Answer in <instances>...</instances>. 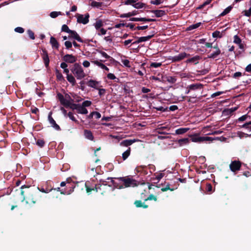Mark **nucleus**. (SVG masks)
I'll return each instance as SVG.
<instances>
[{
	"label": "nucleus",
	"mask_w": 251,
	"mask_h": 251,
	"mask_svg": "<svg viewBox=\"0 0 251 251\" xmlns=\"http://www.w3.org/2000/svg\"><path fill=\"white\" fill-rule=\"evenodd\" d=\"M92 63L98 66V67L101 68V69L104 70L106 72H108L109 69L105 65L101 63V62H99L98 60H94L92 61Z\"/></svg>",
	"instance_id": "nucleus-29"
},
{
	"label": "nucleus",
	"mask_w": 251,
	"mask_h": 251,
	"mask_svg": "<svg viewBox=\"0 0 251 251\" xmlns=\"http://www.w3.org/2000/svg\"><path fill=\"white\" fill-rule=\"evenodd\" d=\"M36 144L40 148H43V147H44L45 145V141L43 139H38L36 141Z\"/></svg>",
	"instance_id": "nucleus-57"
},
{
	"label": "nucleus",
	"mask_w": 251,
	"mask_h": 251,
	"mask_svg": "<svg viewBox=\"0 0 251 251\" xmlns=\"http://www.w3.org/2000/svg\"><path fill=\"white\" fill-rule=\"evenodd\" d=\"M86 84L90 87L97 89V86L99 85V82L95 80L90 79L88 81Z\"/></svg>",
	"instance_id": "nucleus-24"
},
{
	"label": "nucleus",
	"mask_w": 251,
	"mask_h": 251,
	"mask_svg": "<svg viewBox=\"0 0 251 251\" xmlns=\"http://www.w3.org/2000/svg\"><path fill=\"white\" fill-rule=\"evenodd\" d=\"M61 31L62 32H65L67 33H69V32H72L74 30L69 29V27L67 25L64 24L62 25Z\"/></svg>",
	"instance_id": "nucleus-44"
},
{
	"label": "nucleus",
	"mask_w": 251,
	"mask_h": 251,
	"mask_svg": "<svg viewBox=\"0 0 251 251\" xmlns=\"http://www.w3.org/2000/svg\"><path fill=\"white\" fill-rule=\"evenodd\" d=\"M134 204H135L136 207L140 208L142 207L144 209H147L148 207V205L144 204L142 201L140 200H136L134 202Z\"/></svg>",
	"instance_id": "nucleus-28"
},
{
	"label": "nucleus",
	"mask_w": 251,
	"mask_h": 251,
	"mask_svg": "<svg viewBox=\"0 0 251 251\" xmlns=\"http://www.w3.org/2000/svg\"><path fill=\"white\" fill-rule=\"evenodd\" d=\"M240 128H244L251 130V121L247 122L242 125L238 126Z\"/></svg>",
	"instance_id": "nucleus-39"
},
{
	"label": "nucleus",
	"mask_w": 251,
	"mask_h": 251,
	"mask_svg": "<svg viewBox=\"0 0 251 251\" xmlns=\"http://www.w3.org/2000/svg\"><path fill=\"white\" fill-rule=\"evenodd\" d=\"M138 13V11L136 10H134L132 12H128L127 13H125L120 15V17L124 18H128L132 17L133 16L137 15Z\"/></svg>",
	"instance_id": "nucleus-25"
},
{
	"label": "nucleus",
	"mask_w": 251,
	"mask_h": 251,
	"mask_svg": "<svg viewBox=\"0 0 251 251\" xmlns=\"http://www.w3.org/2000/svg\"><path fill=\"white\" fill-rule=\"evenodd\" d=\"M42 59H43L44 64L46 68H48L49 65V58L48 53L45 49L42 50Z\"/></svg>",
	"instance_id": "nucleus-15"
},
{
	"label": "nucleus",
	"mask_w": 251,
	"mask_h": 251,
	"mask_svg": "<svg viewBox=\"0 0 251 251\" xmlns=\"http://www.w3.org/2000/svg\"><path fill=\"white\" fill-rule=\"evenodd\" d=\"M106 181L104 179H100L99 183L95 185V189L96 192H100L102 195H104L110 191V188H113V185H110L106 183Z\"/></svg>",
	"instance_id": "nucleus-3"
},
{
	"label": "nucleus",
	"mask_w": 251,
	"mask_h": 251,
	"mask_svg": "<svg viewBox=\"0 0 251 251\" xmlns=\"http://www.w3.org/2000/svg\"><path fill=\"white\" fill-rule=\"evenodd\" d=\"M189 56V54L183 52L174 56H171L170 57V58H169V59H170V60H171L172 62H178L180 61L183 60L184 58Z\"/></svg>",
	"instance_id": "nucleus-5"
},
{
	"label": "nucleus",
	"mask_w": 251,
	"mask_h": 251,
	"mask_svg": "<svg viewBox=\"0 0 251 251\" xmlns=\"http://www.w3.org/2000/svg\"><path fill=\"white\" fill-rule=\"evenodd\" d=\"M68 38L70 39H74V40H76L77 42L80 43H83V40L82 38H81L80 36L76 33L75 31H73L69 32Z\"/></svg>",
	"instance_id": "nucleus-9"
},
{
	"label": "nucleus",
	"mask_w": 251,
	"mask_h": 251,
	"mask_svg": "<svg viewBox=\"0 0 251 251\" xmlns=\"http://www.w3.org/2000/svg\"><path fill=\"white\" fill-rule=\"evenodd\" d=\"M50 44L51 46H52V48L58 50V49L59 48V43L57 42V40H56V39L53 36L50 37Z\"/></svg>",
	"instance_id": "nucleus-20"
},
{
	"label": "nucleus",
	"mask_w": 251,
	"mask_h": 251,
	"mask_svg": "<svg viewBox=\"0 0 251 251\" xmlns=\"http://www.w3.org/2000/svg\"><path fill=\"white\" fill-rule=\"evenodd\" d=\"M135 142L136 140H123L121 143H120V146L127 147L131 145L132 144L135 143Z\"/></svg>",
	"instance_id": "nucleus-26"
},
{
	"label": "nucleus",
	"mask_w": 251,
	"mask_h": 251,
	"mask_svg": "<svg viewBox=\"0 0 251 251\" xmlns=\"http://www.w3.org/2000/svg\"><path fill=\"white\" fill-rule=\"evenodd\" d=\"M89 17H90V16L88 13L85 15V17H83V15L78 14L77 17V23L86 25L89 22Z\"/></svg>",
	"instance_id": "nucleus-10"
},
{
	"label": "nucleus",
	"mask_w": 251,
	"mask_h": 251,
	"mask_svg": "<svg viewBox=\"0 0 251 251\" xmlns=\"http://www.w3.org/2000/svg\"><path fill=\"white\" fill-rule=\"evenodd\" d=\"M201 25V23L200 22H199L196 24H193L192 25H191L189 26L188 27H187L186 30L190 31V30L195 29L196 28H197L200 27Z\"/></svg>",
	"instance_id": "nucleus-40"
},
{
	"label": "nucleus",
	"mask_w": 251,
	"mask_h": 251,
	"mask_svg": "<svg viewBox=\"0 0 251 251\" xmlns=\"http://www.w3.org/2000/svg\"><path fill=\"white\" fill-rule=\"evenodd\" d=\"M156 20L155 19H148L146 18H131L129 21L134 22H155Z\"/></svg>",
	"instance_id": "nucleus-17"
},
{
	"label": "nucleus",
	"mask_w": 251,
	"mask_h": 251,
	"mask_svg": "<svg viewBox=\"0 0 251 251\" xmlns=\"http://www.w3.org/2000/svg\"><path fill=\"white\" fill-rule=\"evenodd\" d=\"M131 153V148H128L127 150L122 153V159L123 160H126V159L128 157Z\"/></svg>",
	"instance_id": "nucleus-33"
},
{
	"label": "nucleus",
	"mask_w": 251,
	"mask_h": 251,
	"mask_svg": "<svg viewBox=\"0 0 251 251\" xmlns=\"http://www.w3.org/2000/svg\"><path fill=\"white\" fill-rule=\"evenodd\" d=\"M27 34L28 37H29L30 39L33 40L35 39V35L34 33L31 30L28 29L27 31Z\"/></svg>",
	"instance_id": "nucleus-59"
},
{
	"label": "nucleus",
	"mask_w": 251,
	"mask_h": 251,
	"mask_svg": "<svg viewBox=\"0 0 251 251\" xmlns=\"http://www.w3.org/2000/svg\"><path fill=\"white\" fill-rule=\"evenodd\" d=\"M67 80H68L69 82L73 86H75L76 81L74 76L72 75H68L66 76Z\"/></svg>",
	"instance_id": "nucleus-31"
},
{
	"label": "nucleus",
	"mask_w": 251,
	"mask_h": 251,
	"mask_svg": "<svg viewBox=\"0 0 251 251\" xmlns=\"http://www.w3.org/2000/svg\"><path fill=\"white\" fill-rule=\"evenodd\" d=\"M132 6L136 9H140L144 7L149 8V6H147L146 4L141 2H136V3L133 4Z\"/></svg>",
	"instance_id": "nucleus-30"
},
{
	"label": "nucleus",
	"mask_w": 251,
	"mask_h": 251,
	"mask_svg": "<svg viewBox=\"0 0 251 251\" xmlns=\"http://www.w3.org/2000/svg\"><path fill=\"white\" fill-rule=\"evenodd\" d=\"M248 117L250 118V116L247 115H244L242 116L239 117V118L236 120V122H242L245 121L247 118H248Z\"/></svg>",
	"instance_id": "nucleus-53"
},
{
	"label": "nucleus",
	"mask_w": 251,
	"mask_h": 251,
	"mask_svg": "<svg viewBox=\"0 0 251 251\" xmlns=\"http://www.w3.org/2000/svg\"><path fill=\"white\" fill-rule=\"evenodd\" d=\"M177 142H178L179 146H183L189 143V139L188 138H183L178 140Z\"/></svg>",
	"instance_id": "nucleus-41"
},
{
	"label": "nucleus",
	"mask_w": 251,
	"mask_h": 251,
	"mask_svg": "<svg viewBox=\"0 0 251 251\" xmlns=\"http://www.w3.org/2000/svg\"><path fill=\"white\" fill-rule=\"evenodd\" d=\"M237 136L239 137L240 138H242L244 137H249V134H246L244 132H242L241 131H239L237 132Z\"/></svg>",
	"instance_id": "nucleus-60"
},
{
	"label": "nucleus",
	"mask_w": 251,
	"mask_h": 251,
	"mask_svg": "<svg viewBox=\"0 0 251 251\" xmlns=\"http://www.w3.org/2000/svg\"><path fill=\"white\" fill-rule=\"evenodd\" d=\"M60 14V12L52 11L50 13V16L52 18H56Z\"/></svg>",
	"instance_id": "nucleus-62"
},
{
	"label": "nucleus",
	"mask_w": 251,
	"mask_h": 251,
	"mask_svg": "<svg viewBox=\"0 0 251 251\" xmlns=\"http://www.w3.org/2000/svg\"><path fill=\"white\" fill-rule=\"evenodd\" d=\"M242 75H246V73H244V74H242L241 72H237L232 75V77L233 78L238 79L239 77L242 76Z\"/></svg>",
	"instance_id": "nucleus-47"
},
{
	"label": "nucleus",
	"mask_w": 251,
	"mask_h": 251,
	"mask_svg": "<svg viewBox=\"0 0 251 251\" xmlns=\"http://www.w3.org/2000/svg\"><path fill=\"white\" fill-rule=\"evenodd\" d=\"M203 88V85L201 83H193L190 85H188V88L189 89L188 92L186 94H188L189 91L190 90H201Z\"/></svg>",
	"instance_id": "nucleus-16"
},
{
	"label": "nucleus",
	"mask_w": 251,
	"mask_h": 251,
	"mask_svg": "<svg viewBox=\"0 0 251 251\" xmlns=\"http://www.w3.org/2000/svg\"><path fill=\"white\" fill-rule=\"evenodd\" d=\"M147 166L146 165H140L136 167V173H140L143 176H145L148 174L147 170Z\"/></svg>",
	"instance_id": "nucleus-12"
},
{
	"label": "nucleus",
	"mask_w": 251,
	"mask_h": 251,
	"mask_svg": "<svg viewBox=\"0 0 251 251\" xmlns=\"http://www.w3.org/2000/svg\"><path fill=\"white\" fill-rule=\"evenodd\" d=\"M71 71L75 75L77 79H81L85 77V74L83 71L82 67L78 63H75Z\"/></svg>",
	"instance_id": "nucleus-4"
},
{
	"label": "nucleus",
	"mask_w": 251,
	"mask_h": 251,
	"mask_svg": "<svg viewBox=\"0 0 251 251\" xmlns=\"http://www.w3.org/2000/svg\"><path fill=\"white\" fill-rule=\"evenodd\" d=\"M96 90H99V95L100 96H103L105 94L106 90L104 89H101L97 88V89H95Z\"/></svg>",
	"instance_id": "nucleus-63"
},
{
	"label": "nucleus",
	"mask_w": 251,
	"mask_h": 251,
	"mask_svg": "<svg viewBox=\"0 0 251 251\" xmlns=\"http://www.w3.org/2000/svg\"><path fill=\"white\" fill-rule=\"evenodd\" d=\"M76 113H79L83 115H86L88 113L87 109L85 108V107L80 106L78 108V109L76 110Z\"/></svg>",
	"instance_id": "nucleus-35"
},
{
	"label": "nucleus",
	"mask_w": 251,
	"mask_h": 251,
	"mask_svg": "<svg viewBox=\"0 0 251 251\" xmlns=\"http://www.w3.org/2000/svg\"><path fill=\"white\" fill-rule=\"evenodd\" d=\"M176 81V78L175 76H168L166 75H162L161 82L165 83L166 82H169L170 84H173Z\"/></svg>",
	"instance_id": "nucleus-13"
},
{
	"label": "nucleus",
	"mask_w": 251,
	"mask_h": 251,
	"mask_svg": "<svg viewBox=\"0 0 251 251\" xmlns=\"http://www.w3.org/2000/svg\"><path fill=\"white\" fill-rule=\"evenodd\" d=\"M46 187L44 188V186L38 187H37V189H38L39 192H41L42 193H48L50 191L53 190L52 188L50 187H49L47 185H46Z\"/></svg>",
	"instance_id": "nucleus-22"
},
{
	"label": "nucleus",
	"mask_w": 251,
	"mask_h": 251,
	"mask_svg": "<svg viewBox=\"0 0 251 251\" xmlns=\"http://www.w3.org/2000/svg\"><path fill=\"white\" fill-rule=\"evenodd\" d=\"M221 53V50L220 49H218V50H216L215 51H214L211 53V54L209 55L208 58L214 59L216 58L217 56L220 55Z\"/></svg>",
	"instance_id": "nucleus-36"
},
{
	"label": "nucleus",
	"mask_w": 251,
	"mask_h": 251,
	"mask_svg": "<svg viewBox=\"0 0 251 251\" xmlns=\"http://www.w3.org/2000/svg\"><path fill=\"white\" fill-rule=\"evenodd\" d=\"M94 25L95 28H96L97 30H99L102 26L103 25V24L101 20H99L95 22Z\"/></svg>",
	"instance_id": "nucleus-46"
},
{
	"label": "nucleus",
	"mask_w": 251,
	"mask_h": 251,
	"mask_svg": "<svg viewBox=\"0 0 251 251\" xmlns=\"http://www.w3.org/2000/svg\"><path fill=\"white\" fill-rule=\"evenodd\" d=\"M241 162L239 160H234L231 161L229 165V169L230 171L234 173H236L237 172L240 170L241 168Z\"/></svg>",
	"instance_id": "nucleus-6"
},
{
	"label": "nucleus",
	"mask_w": 251,
	"mask_h": 251,
	"mask_svg": "<svg viewBox=\"0 0 251 251\" xmlns=\"http://www.w3.org/2000/svg\"><path fill=\"white\" fill-rule=\"evenodd\" d=\"M170 185L169 183L166 185L165 187H164L161 189V191L162 192H165L168 190L171 191H173L175 190V188H171L170 187Z\"/></svg>",
	"instance_id": "nucleus-49"
},
{
	"label": "nucleus",
	"mask_w": 251,
	"mask_h": 251,
	"mask_svg": "<svg viewBox=\"0 0 251 251\" xmlns=\"http://www.w3.org/2000/svg\"><path fill=\"white\" fill-rule=\"evenodd\" d=\"M201 56L197 55L193 56L191 58L187 59L186 62L187 63H192L195 64H198L199 61L201 59Z\"/></svg>",
	"instance_id": "nucleus-19"
},
{
	"label": "nucleus",
	"mask_w": 251,
	"mask_h": 251,
	"mask_svg": "<svg viewBox=\"0 0 251 251\" xmlns=\"http://www.w3.org/2000/svg\"><path fill=\"white\" fill-rule=\"evenodd\" d=\"M72 179L71 177H68L66 179V181H62V182L60 183V186L61 187H64L67 184V186L66 187H67L68 186L72 184Z\"/></svg>",
	"instance_id": "nucleus-37"
},
{
	"label": "nucleus",
	"mask_w": 251,
	"mask_h": 251,
	"mask_svg": "<svg viewBox=\"0 0 251 251\" xmlns=\"http://www.w3.org/2000/svg\"><path fill=\"white\" fill-rule=\"evenodd\" d=\"M232 6L230 5L227 7H226L223 12L221 13L220 15H219L220 17H223L224 16H225L226 15V14L229 13L231 10H232Z\"/></svg>",
	"instance_id": "nucleus-38"
},
{
	"label": "nucleus",
	"mask_w": 251,
	"mask_h": 251,
	"mask_svg": "<svg viewBox=\"0 0 251 251\" xmlns=\"http://www.w3.org/2000/svg\"><path fill=\"white\" fill-rule=\"evenodd\" d=\"M83 132H84V136L86 139L91 141H93L94 139V137L93 136L91 131L88 129H85Z\"/></svg>",
	"instance_id": "nucleus-23"
},
{
	"label": "nucleus",
	"mask_w": 251,
	"mask_h": 251,
	"mask_svg": "<svg viewBox=\"0 0 251 251\" xmlns=\"http://www.w3.org/2000/svg\"><path fill=\"white\" fill-rule=\"evenodd\" d=\"M189 128H179L175 130V133L177 135H181L189 130Z\"/></svg>",
	"instance_id": "nucleus-34"
},
{
	"label": "nucleus",
	"mask_w": 251,
	"mask_h": 251,
	"mask_svg": "<svg viewBox=\"0 0 251 251\" xmlns=\"http://www.w3.org/2000/svg\"><path fill=\"white\" fill-rule=\"evenodd\" d=\"M62 60H63L64 62L73 64L76 62V57L73 54H67L62 57Z\"/></svg>",
	"instance_id": "nucleus-7"
},
{
	"label": "nucleus",
	"mask_w": 251,
	"mask_h": 251,
	"mask_svg": "<svg viewBox=\"0 0 251 251\" xmlns=\"http://www.w3.org/2000/svg\"><path fill=\"white\" fill-rule=\"evenodd\" d=\"M148 12L154 13L156 17H162L166 15V12L163 10H151L147 11Z\"/></svg>",
	"instance_id": "nucleus-18"
},
{
	"label": "nucleus",
	"mask_w": 251,
	"mask_h": 251,
	"mask_svg": "<svg viewBox=\"0 0 251 251\" xmlns=\"http://www.w3.org/2000/svg\"><path fill=\"white\" fill-rule=\"evenodd\" d=\"M107 78L109 79L115 80V82H118L119 81V78L116 77L115 75L112 73H108Z\"/></svg>",
	"instance_id": "nucleus-45"
},
{
	"label": "nucleus",
	"mask_w": 251,
	"mask_h": 251,
	"mask_svg": "<svg viewBox=\"0 0 251 251\" xmlns=\"http://www.w3.org/2000/svg\"><path fill=\"white\" fill-rule=\"evenodd\" d=\"M75 187V185L73 183V184L67 187L69 189H64V190H62V191L60 192V194L62 195H71V193L74 192V190Z\"/></svg>",
	"instance_id": "nucleus-14"
},
{
	"label": "nucleus",
	"mask_w": 251,
	"mask_h": 251,
	"mask_svg": "<svg viewBox=\"0 0 251 251\" xmlns=\"http://www.w3.org/2000/svg\"><path fill=\"white\" fill-rule=\"evenodd\" d=\"M21 195L23 197L22 201H25V203L29 205L38 203L42 197L38 191L33 190L25 185L21 187Z\"/></svg>",
	"instance_id": "nucleus-1"
},
{
	"label": "nucleus",
	"mask_w": 251,
	"mask_h": 251,
	"mask_svg": "<svg viewBox=\"0 0 251 251\" xmlns=\"http://www.w3.org/2000/svg\"><path fill=\"white\" fill-rule=\"evenodd\" d=\"M80 107V104H79V103H73L71 102V103H69V105H67L65 107H66V108L69 107L70 108H71L73 110H76Z\"/></svg>",
	"instance_id": "nucleus-32"
},
{
	"label": "nucleus",
	"mask_w": 251,
	"mask_h": 251,
	"mask_svg": "<svg viewBox=\"0 0 251 251\" xmlns=\"http://www.w3.org/2000/svg\"><path fill=\"white\" fill-rule=\"evenodd\" d=\"M162 2H163V0H153L150 1V3H151V4H154L156 5L160 4Z\"/></svg>",
	"instance_id": "nucleus-64"
},
{
	"label": "nucleus",
	"mask_w": 251,
	"mask_h": 251,
	"mask_svg": "<svg viewBox=\"0 0 251 251\" xmlns=\"http://www.w3.org/2000/svg\"><path fill=\"white\" fill-rule=\"evenodd\" d=\"M57 99H59L60 104H61L65 107L69 106L70 103L71 102L69 100H67L66 99L64 98V97L61 93H58L57 94Z\"/></svg>",
	"instance_id": "nucleus-11"
},
{
	"label": "nucleus",
	"mask_w": 251,
	"mask_h": 251,
	"mask_svg": "<svg viewBox=\"0 0 251 251\" xmlns=\"http://www.w3.org/2000/svg\"><path fill=\"white\" fill-rule=\"evenodd\" d=\"M237 109V107H232L231 108L226 109L224 110L223 111V115L229 116V115L232 114L233 113V112L236 111Z\"/></svg>",
	"instance_id": "nucleus-21"
},
{
	"label": "nucleus",
	"mask_w": 251,
	"mask_h": 251,
	"mask_svg": "<svg viewBox=\"0 0 251 251\" xmlns=\"http://www.w3.org/2000/svg\"><path fill=\"white\" fill-rule=\"evenodd\" d=\"M154 36L153 34L147 36H142V37H137L135 36V38H137L138 40L140 41V43L143 42H146L147 41L150 40V39H151L152 37Z\"/></svg>",
	"instance_id": "nucleus-27"
},
{
	"label": "nucleus",
	"mask_w": 251,
	"mask_h": 251,
	"mask_svg": "<svg viewBox=\"0 0 251 251\" xmlns=\"http://www.w3.org/2000/svg\"><path fill=\"white\" fill-rule=\"evenodd\" d=\"M92 104V102L90 100H85L83 101L82 103V104H80V106L83 107H89Z\"/></svg>",
	"instance_id": "nucleus-51"
},
{
	"label": "nucleus",
	"mask_w": 251,
	"mask_h": 251,
	"mask_svg": "<svg viewBox=\"0 0 251 251\" xmlns=\"http://www.w3.org/2000/svg\"><path fill=\"white\" fill-rule=\"evenodd\" d=\"M91 6L94 7L100 8L102 6V3L94 0L91 3Z\"/></svg>",
	"instance_id": "nucleus-50"
},
{
	"label": "nucleus",
	"mask_w": 251,
	"mask_h": 251,
	"mask_svg": "<svg viewBox=\"0 0 251 251\" xmlns=\"http://www.w3.org/2000/svg\"><path fill=\"white\" fill-rule=\"evenodd\" d=\"M234 43L236 44L242 43L241 39L237 35H235L234 36Z\"/></svg>",
	"instance_id": "nucleus-55"
},
{
	"label": "nucleus",
	"mask_w": 251,
	"mask_h": 251,
	"mask_svg": "<svg viewBox=\"0 0 251 251\" xmlns=\"http://www.w3.org/2000/svg\"><path fill=\"white\" fill-rule=\"evenodd\" d=\"M115 179H117V181L113 180V177H107L106 180H110L112 183L113 188V191L115 188L117 189H124L127 187H135L139 185V182L129 176L115 177Z\"/></svg>",
	"instance_id": "nucleus-2"
},
{
	"label": "nucleus",
	"mask_w": 251,
	"mask_h": 251,
	"mask_svg": "<svg viewBox=\"0 0 251 251\" xmlns=\"http://www.w3.org/2000/svg\"><path fill=\"white\" fill-rule=\"evenodd\" d=\"M65 47L67 50H69L72 48V43L69 41H66L64 43Z\"/></svg>",
	"instance_id": "nucleus-61"
},
{
	"label": "nucleus",
	"mask_w": 251,
	"mask_h": 251,
	"mask_svg": "<svg viewBox=\"0 0 251 251\" xmlns=\"http://www.w3.org/2000/svg\"><path fill=\"white\" fill-rule=\"evenodd\" d=\"M55 75L57 80L60 81L64 80V78L62 75V73H61L60 71L57 69L55 71Z\"/></svg>",
	"instance_id": "nucleus-43"
},
{
	"label": "nucleus",
	"mask_w": 251,
	"mask_h": 251,
	"mask_svg": "<svg viewBox=\"0 0 251 251\" xmlns=\"http://www.w3.org/2000/svg\"><path fill=\"white\" fill-rule=\"evenodd\" d=\"M144 200H145V201H151V200H154V201H157V198L154 195L151 194L149 197H148V198H145L144 199Z\"/></svg>",
	"instance_id": "nucleus-52"
},
{
	"label": "nucleus",
	"mask_w": 251,
	"mask_h": 251,
	"mask_svg": "<svg viewBox=\"0 0 251 251\" xmlns=\"http://www.w3.org/2000/svg\"><path fill=\"white\" fill-rule=\"evenodd\" d=\"M138 0H126L124 1V4L133 6V4H135Z\"/></svg>",
	"instance_id": "nucleus-56"
},
{
	"label": "nucleus",
	"mask_w": 251,
	"mask_h": 251,
	"mask_svg": "<svg viewBox=\"0 0 251 251\" xmlns=\"http://www.w3.org/2000/svg\"><path fill=\"white\" fill-rule=\"evenodd\" d=\"M67 117H68L70 119L72 120V121L75 122L76 124H78V121L76 119V118L74 116L73 113L71 112H69L67 113Z\"/></svg>",
	"instance_id": "nucleus-42"
},
{
	"label": "nucleus",
	"mask_w": 251,
	"mask_h": 251,
	"mask_svg": "<svg viewBox=\"0 0 251 251\" xmlns=\"http://www.w3.org/2000/svg\"><path fill=\"white\" fill-rule=\"evenodd\" d=\"M212 0H207L206 1H205L204 3H202V4H201L199 7H198V9H203L204 6H205L209 4V3L211 2Z\"/></svg>",
	"instance_id": "nucleus-58"
},
{
	"label": "nucleus",
	"mask_w": 251,
	"mask_h": 251,
	"mask_svg": "<svg viewBox=\"0 0 251 251\" xmlns=\"http://www.w3.org/2000/svg\"><path fill=\"white\" fill-rule=\"evenodd\" d=\"M52 114V113H51V112H50V113H49L48 120L49 123H50L51 126H52V127L54 128V129H55L56 130L60 131V127L59 126H58L57 124L56 123L55 120H53L52 117L51 116Z\"/></svg>",
	"instance_id": "nucleus-8"
},
{
	"label": "nucleus",
	"mask_w": 251,
	"mask_h": 251,
	"mask_svg": "<svg viewBox=\"0 0 251 251\" xmlns=\"http://www.w3.org/2000/svg\"><path fill=\"white\" fill-rule=\"evenodd\" d=\"M202 136H195L191 138L192 142H202Z\"/></svg>",
	"instance_id": "nucleus-48"
},
{
	"label": "nucleus",
	"mask_w": 251,
	"mask_h": 251,
	"mask_svg": "<svg viewBox=\"0 0 251 251\" xmlns=\"http://www.w3.org/2000/svg\"><path fill=\"white\" fill-rule=\"evenodd\" d=\"M212 36H213L214 38H221L222 37V35L220 31L218 30H216L214 32H213V34H212Z\"/></svg>",
	"instance_id": "nucleus-54"
}]
</instances>
